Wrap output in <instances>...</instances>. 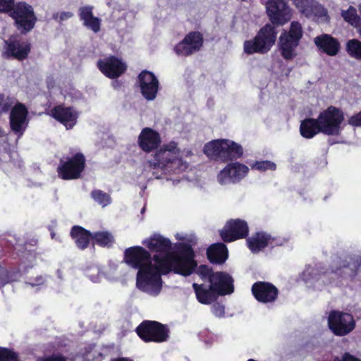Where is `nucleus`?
I'll list each match as a JSON object with an SVG mask.
<instances>
[{
  "mask_svg": "<svg viewBox=\"0 0 361 361\" xmlns=\"http://www.w3.org/2000/svg\"><path fill=\"white\" fill-rule=\"evenodd\" d=\"M142 244L152 252L151 254L141 246L127 248L124 260L130 267L137 269L136 287L140 291L151 296H157L162 289L161 275L171 271L183 276L192 273L197 266L194 253L187 247L178 255L170 252L171 241L159 234H154L142 241Z\"/></svg>",
  "mask_w": 361,
  "mask_h": 361,
  "instance_id": "f257e3e1",
  "label": "nucleus"
},
{
  "mask_svg": "<svg viewBox=\"0 0 361 361\" xmlns=\"http://www.w3.org/2000/svg\"><path fill=\"white\" fill-rule=\"evenodd\" d=\"M192 154L189 149L181 150L176 142L164 144L149 161L152 169H160L166 174H180L189 166L188 159Z\"/></svg>",
  "mask_w": 361,
  "mask_h": 361,
  "instance_id": "f03ea898",
  "label": "nucleus"
},
{
  "mask_svg": "<svg viewBox=\"0 0 361 361\" xmlns=\"http://www.w3.org/2000/svg\"><path fill=\"white\" fill-rule=\"evenodd\" d=\"M340 277L344 279L357 277L361 280V262L352 258L349 260H343L337 257L333 260L330 271L318 273L317 270L307 267L302 273V279L307 283L312 280L323 282L328 281L332 283Z\"/></svg>",
  "mask_w": 361,
  "mask_h": 361,
  "instance_id": "7ed1b4c3",
  "label": "nucleus"
},
{
  "mask_svg": "<svg viewBox=\"0 0 361 361\" xmlns=\"http://www.w3.org/2000/svg\"><path fill=\"white\" fill-rule=\"evenodd\" d=\"M192 288L198 302L208 305L216 300L219 295L232 293L233 292V280L228 274L217 271L210 276L209 286L194 283Z\"/></svg>",
  "mask_w": 361,
  "mask_h": 361,
  "instance_id": "20e7f679",
  "label": "nucleus"
},
{
  "mask_svg": "<svg viewBox=\"0 0 361 361\" xmlns=\"http://www.w3.org/2000/svg\"><path fill=\"white\" fill-rule=\"evenodd\" d=\"M204 152L212 159L227 161L242 157L243 149L240 145L230 140H216L204 145Z\"/></svg>",
  "mask_w": 361,
  "mask_h": 361,
  "instance_id": "39448f33",
  "label": "nucleus"
},
{
  "mask_svg": "<svg viewBox=\"0 0 361 361\" xmlns=\"http://www.w3.org/2000/svg\"><path fill=\"white\" fill-rule=\"evenodd\" d=\"M317 118L321 133L327 135H338L345 126L343 111L334 106L322 111Z\"/></svg>",
  "mask_w": 361,
  "mask_h": 361,
  "instance_id": "423d86ee",
  "label": "nucleus"
},
{
  "mask_svg": "<svg viewBox=\"0 0 361 361\" xmlns=\"http://www.w3.org/2000/svg\"><path fill=\"white\" fill-rule=\"evenodd\" d=\"M10 16L14 20L17 29L23 34L32 30L37 22V17L32 6L18 2L8 10Z\"/></svg>",
  "mask_w": 361,
  "mask_h": 361,
  "instance_id": "0eeeda50",
  "label": "nucleus"
},
{
  "mask_svg": "<svg viewBox=\"0 0 361 361\" xmlns=\"http://www.w3.org/2000/svg\"><path fill=\"white\" fill-rule=\"evenodd\" d=\"M276 37V32L273 26L268 24L263 27L254 40L245 41L244 51L251 54L254 53H266L273 46Z\"/></svg>",
  "mask_w": 361,
  "mask_h": 361,
  "instance_id": "6e6552de",
  "label": "nucleus"
},
{
  "mask_svg": "<svg viewBox=\"0 0 361 361\" xmlns=\"http://www.w3.org/2000/svg\"><path fill=\"white\" fill-rule=\"evenodd\" d=\"M302 37V25L297 21L291 23L288 32L285 31L281 35L279 47L281 55L285 59H292L295 56V49L298 46Z\"/></svg>",
  "mask_w": 361,
  "mask_h": 361,
  "instance_id": "1a4fd4ad",
  "label": "nucleus"
},
{
  "mask_svg": "<svg viewBox=\"0 0 361 361\" xmlns=\"http://www.w3.org/2000/svg\"><path fill=\"white\" fill-rule=\"evenodd\" d=\"M85 166V158L82 153H76L66 160H61L57 171L59 177L63 180L80 178Z\"/></svg>",
  "mask_w": 361,
  "mask_h": 361,
  "instance_id": "9d476101",
  "label": "nucleus"
},
{
  "mask_svg": "<svg viewBox=\"0 0 361 361\" xmlns=\"http://www.w3.org/2000/svg\"><path fill=\"white\" fill-rule=\"evenodd\" d=\"M137 335L146 342H163L168 338V330L157 322L145 321L137 328Z\"/></svg>",
  "mask_w": 361,
  "mask_h": 361,
  "instance_id": "9b49d317",
  "label": "nucleus"
},
{
  "mask_svg": "<svg viewBox=\"0 0 361 361\" xmlns=\"http://www.w3.org/2000/svg\"><path fill=\"white\" fill-rule=\"evenodd\" d=\"M328 324L332 332L337 336H345L351 332L355 326L350 314L332 311L328 318Z\"/></svg>",
  "mask_w": 361,
  "mask_h": 361,
  "instance_id": "f8f14e48",
  "label": "nucleus"
},
{
  "mask_svg": "<svg viewBox=\"0 0 361 361\" xmlns=\"http://www.w3.org/2000/svg\"><path fill=\"white\" fill-rule=\"evenodd\" d=\"M265 7L273 24L283 25L292 18V9L282 0H267Z\"/></svg>",
  "mask_w": 361,
  "mask_h": 361,
  "instance_id": "ddd939ff",
  "label": "nucleus"
},
{
  "mask_svg": "<svg viewBox=\"0 0 361 361\" xmlns=\"http://www.w3.org/2000/svg\"><path fill=\"white\" fill-rule=\"evenodd\" d=\"M295 7L307 18H312L319 22H329L327 9L315 0H293Z\"/></svg>",
  "mask_w": 361,
  "mask_h": 361,
  "instance_id": "4468645a",
  "label": "nucleus"
},
{
  "mask_svg": "<svg viewBox=\"0 0 361 361\" xmlns=\"http://www.w3.org/2000/svg\"><path fill=\"white\" fill-rule=\"evenodd\" d=\"M249 168L239 162H233L226 165L217 175V180L221 185L236 183L246 176Z\"/></svg>",
  "mask_w": 361,
  "mask_h": 361,
  "instance_id": "2eb2a0df",
  "label": "nucleus"
},
{
  "mask_svg": "<svg viewBox=\"0 0 361 361\" xmlns=\"http://www.w3.org/2000/svg\"><path fill=\"white\" fill-rule=\"evenodd\" d=\"M4 49L3 56L5 58L13 57L21 61L27 57L30 45L27 42L18 39V37L12 36L5 41Z\"/></svg>",
  "mask_w": 361,
  "mask_h": 361,
  "instance_id": "dca6fc26",
  "label": "nucleus"
},
{
  "mask_svg": "<svg viewBox=\"0 0 361 361\" xmlns=\"http://www.w3.org/2000/svg\"><path fill=\"white\" fill-rule=\"evenodd\" d=\"M248 231V226L245 221L235 219L226 224L221 231L220 235L225 242H232L246 237Z\"/></svg>",
  "mask_w": 361,
  "mask_h": 361,
  "instance_id": "f3484780",
  "label": "nucleus"
},
{
  "mask_svg": "<svg viewBox=\"0 0 361 361\" xmlns=\"http://www.w3.org/2000/svg\"><path fill=\"white\" fill-rule=\"evenodd\" d=\"M202 43V35L198 32H191L174 47V51L179 56H188L199 51Z\"/></svg>",
  "mask_w": 361,
  "mask_h": 361,
  "instance_id": "a211bd4d",
  "label": "nucleus"
},
{
  "mask_svg": "<svg viewBox=\"0 0 361 361\" xmlns=\"http://www.w3.org/2000/svg\"><path fill=\"white\" fill-rule=\"evenodd\" d=\"M138 82L143 97L147 100L154 99L159 89L157 77L152 72L143 71L138 75Z\"/></svg>",
  "mask_w": 361,
  "mask_h": 361,
  "instance_id": "6ab92c4d",
  "label": "nucleus"
},
{
  "mask_svg": "<svg viewBox=\"0 0 361 361\" xmlns=\"http://www.w3.org/2000/svg\"><path fill=\"white\" fill-rule=\"evenodd\" d=\"M97 66L104 75L111 78L119 77L126 69V64L115 56L99 60Z\"/></svg>",
  "mask_w": 361,
  "mask_h": 361,
  "instance_id": "aec40b11",
  "label": "nucleus"
},
{
  "mask_svg": "<svg viewBox=\"0 0 361 361\" xmlns=\"http://www.w3.org/2000/svg\"><path fill=\"white\" fill-rule=\"evenodd\" d=\"M27 109L21 103H18L11 110L10 115V124L11 129L20 135L25 131L27 126Z\"/></svg>",
  "mask_w": 361,
  "mask_h": 361,
  "instance_id": "412c9836",
  "label": "nucleus"
},
{
  "mask_svg": "<svg viewBox=\"0 0 361 361\" xmlns=\"http://www.w3.org/2000/svg\"><path fill=\"white\" fill-rule=\"evenodd\" d=\"M50 115L63 123L67 129H71L76 124L78 117V112L72 107H66L63 105L53 108Z\"/></svg>",
  "mask_w": 361,
  "mask_h": 361,
  "instance_id": "4be33fe9",
  "label": "nucleus"
},
{
  "mask_svg": "<svg viewBox=\"0 0 361 361\" xmlns=\"http://www.w3.org/2000/svg\"><path fill=\"white\" fill-rule=\"evenodd\" d=\"M255 298L262 302H270L276 300L278 295L277 288L270 283L257 282L252 287Z\"/></svg>",
  "mask_w": 361,
  "mask_h": 361,
  "instance_id": "5701e85b",
  "label": "nucleus"
},
{
  "mask_svg": "<svg viewBox=\"0 0 361 361\" xmlns=\"http://www.w3.org/2000/svg\"><path fill=\"white\" fill-rule=\"evenodd\" d=\"M314 42L320 51L330 56L337 55L341 49L338 40L328 34L314 37Z\"/></svg>",
  "mask_w": 361,
  "mask_h": 361,
  "instance_id": "b1692460",
  "label": "nucleus"
},
{
  "mask_svg": "<svg viewBox=\"0 0 361 361\" xmlns=\"http://www.w3.org/2000/svg\"><path fill=\"white\" fill-rule=\"evenodd\" d=\"M160 142L159 134L149 128H144L138 137V144L140 148L146 152L156 149Z\"/></svg>",
  "mask_w": 361,
  "mask_h": 361,
  "instance_id": "393cba45",
  "label": "nucleus"
},
{
  "mask_svg": "<svg viewBox=\"0 0 361 361\" xmlns=\"http://www.w3.org/2000/svg\"><path fill=\"white\" fill-rule=\"evenodd\" d=\"M207 255L212 263L223 264L228 258V250L224 243H218L209 247Z\"/></svg>",
  "mask_w": 361,
  "mask_h": 361,
  "instance_id": "a878e982",
  "label": "nucleus"
},
{
  "mask_svg": "<svg viewBox=\"0 0 361 361\" xmlns=\"http://www.w3.org/2000/svg\"><path fill=\"white\" fill-rule=\"evenodd\" d=\"M71 235L75 240L77 247L84 250L88 246L92 234L81 226H74L71 229Z\"/></svg>",
  "mask_w": 361,
  "mask_h": 361,
  "instance_id": "bb28decb",
  "label": "nucleus"
},
{
  "mask_svg": "<svg viewBox=\"0 0 361 361\" xmlns=\"http://www.w3.org/2000/svg\"><path fill=\"white\" fill-rule=\"evenodd\" d=\"M270 236L265 233H257L247 238V244L252 252H258L267 247L269 243Z\"/></svg>",
  "mask_w": 361,
  "mask_h": 361,
  "instance_id": "cd10ccee",
  "label": "nucleus"
},
{
  "mask_svg": "<svg viewBox=\"0 0 361 361\" xmlns=\"http://www.w3.org/2000/svg\"><path fill=\"white\" fill-rule=\"evenodd\" d=\"M301 135L305 138H312L317 133H321L320 125L317 119L307 118L302 121L300 127Z\"/></svg>",
  "mask_w": 361,
  "mask_h": 361,
  "instance_id": "c85d7f7f",
  "label": "nucleus"
},
{
  "mask_svg": "<svg viewBox=\"0 0 361 361\" xmlns=\"http://www.w3.org/2000/svg\"><path fill=\"white\" fill-rule=\"evenodd\" d=\"M341 15L346 23L354 27H358L361 25V18L357 14V9L352 6L346 10H342Z\"/></svg>",
  "mask_w": 361,
  "mask_h": 361,
  "instance_id": "c756f323",
  "label": "nucleus"
},
{
  "mask_svg": "<svg viewBox=\"0 0 361 361\" xmlns=\"http://www.w3.org/2000/svg\"><path fill=\"white\" fill-rule=\"evenodd\" d=\"M92 239L94 243L102 247L111 246L114 242V236L108 231L94 233L92 234Z\"/></svg>",
  "mask_w": 361,
  "mask_h": 361,
  "instance_id": "7c9ffc66",
  "label": "nucleus"
},
{
  "mask_svg": "<svg viewBox=\"0 0 361 361\" xmlns=\"http://www.w3.org/2000/svg\"><path fill=\"white\" fill-rule=\"evenodd\" d=\"M21 274L18 271H8L0 267V287L6 284L18 281Z\"/></svg>",
  "mask_w": 361,
  "mask_h": 361,
  "instance_id": "2f4dec72",
  "label": "nucleus"
},
{
  "mask_svg": "<svg viewBox=\"0 0 361 361\" xmlns=\"http://www.w3.org/2000/svg\"><path fill=\"white\" fill-rule=\"evenodd\" d=\"M346 51L353 58L361 60V42L353 39L348 41L346 44Z\"/></svg>",
  "mask_w": 361,
  "mask_h": 361,
  "instance_id": "473e14b6",
  "label": "nucleus"
},
{
  "mask_svg": "<svg viewBox=\"0 0 361 361\" xmlns=\"http://www.w3.org/2000/svg\"><path fill=\"white\" fill-rule=\"evenodd\" d=\"M91 197L94 200V202L101 205L102 207H106L111 202L110 195L100 190H94L92 191Z\"/></svg>",
  "mask_w": 361,
  "mask_h": 361,
  "instance_id": "72a5a7b5",
  "label": "nucleus"
},
{
  "mask_svg": "<svg viewBox=\"0 0 361 361\" xmlns=\"http://www.w3.org/2000/svg\"><path fill=\"white\" fill-rule=\"evenodd\" d=\"M87 276L94 283L99 282L103 277V273L97 266L89 268L86 272Z\"/></svg>",
  "mask_w": 361,
  "mask_h": 361,
  "instance_id": "f704fd0d",
  "label": "nucleus"
},
{
  "mask_svg": "<svg viewBox=\"0 0 361 361\" xmlns=\"http://www.w3.org/2000/svg\"><path fill=\"white\" fill-rule=\"evenodd\" d=\"M14 103L13 98L0 94V114L8 112Z\"/></svg>",
  "mask_w": 361,
  "mask_h": 361,
  "instance_id": "c9c22d12",
  "label": "nucleus"
},
{
  "mask_svg": "<svg viewBox=\"0 0 361 361\" xmlns=\"http://www.w3.org/2000/svg\"><path fill=\"white\" fill-rule=\"evenodd\" d=\"M252 168L260 171H264L267 170L273 171L276 169V164L269 161H261L255 162L252 165Z\"/></svg>",
  "mask_w": 361,
  "mask_h": 361,
  "instance_id": "e433bc0d",
  "label": "nucleus"
},
{
  "mask_svg": "<svg viewBox=\"0 0 361 361\" xmlns=\"http://www.w3.org/2000/svg\"><path fill=\"white\" fill-rule=\"evenodd\" d=\"M0 361H18L17 355L6 348H0Z\"/></svg>",
  "mask_w": 361,
  "mask_h": 361,
  "instance_id": "4c0bfd02",
  "label": "nucleus"
},
{
  "mask_svg": "<svg viewBox=\"0 0 361 361\" xmlns=\"http://www.w3.org/2000/svg\"><path fill=\"white\" fill-rule=\"evenodd\" d=\"M92 7L90 6L80 7L79 9V16L80 20L85 22H87L89 19H91L93 17L92 14Z\"/></svg>",
  "mask_w": 361,
  "mask_h": 361,
  "instance_id": "58836bf2",
  "label": "nucleus"
},
{
  "mask_svg": "<svg viewBox=\"0 0 361 361\" xmlns=\"http://www.w3.org/2000/svg\"><path fill=\"white\" fill-rule=\"evenodd\" d=\"M83 24L85 27L90 29L94 32H97L100 30V20L97 17L93 16L91 19H89Z\"/></svg>",
  "mask_w": 361,
  "mask_h": 361,
  "instance_id": "ea45409f",
  "label": "nucleus"
},
{
  "mask_svg": "<svg viewBox=\"0 0 361 361\" xmlns=\"http://www.w3.org/2000/svg\"><path fill=\"white\" fill-rule=\"evenodd\" d=\"M197 274L202 279H204L206 278L209 279L210 281V276L214 274L212 271V269L207 265H201L197 269Z\"/></svg>",
  "mask_w": 361,
  "mask_h": 361,
  "instance_id": "a19ab883",
  "label": "nucleus"
},
{
  "mask_svg": "<svg viewBox=\"0 0 361 361\" xmlns=\"http://www.w3.org/2000/svg\"><path fill=\"white\" fill-rule=\"evenodd\" d=\"M73 16V13L71 11L57 12L53 15V19L61 23L72 18Z\"/></svg>",
  "mask_w": 361,
  "mask_h": 361,
  "instance_id": "79ce46f5",
  "label": "nucleus"
},
{
  "mask_svg": "<svg viewBox=\"0 0 361 361\" xmlns=\"http://www.w3.org/2000/svg\"><path fill=\"white\" fill-rule=\"evenodd\" d=\"M212 313L218 317H221L225 314V307L223 305L215 303L212 306Z\"/></svg>",
  "mask_w": 361,
  "mask_h": 361,
  "instance_id": "37998d69",
  "label": "nucleus"
},
{
  "mask_svg": "<svg viewBox=\"0 0 361 361\" xmlns=\"http://www.w3.org/2000/svg\"><path fill=\"white\" fill-rule=\"evenodd\" d=\"M45 279L42 276H37L35 279H30L29 281L26 282V283L31 286L32 287H35L43 285Z\"/></svg>",
  "mask_w": 361,
  "mask_h": 361,
  "instance_id": "c03bdc74",
  "label": "nucleus"
},
{
  "mask_svg": "<svg viewBox=\"0 0 361 361\" xmlns=\"http://www.w3.org/2000/svg\"><path fill=\"white\" fill-rule=\"evenodd\" d=\"M331 361H361L360 359H358L349 353H345L341 357H334Z\"/></svg>",
  "mask_w": 361,
  "mask_h": 361,
  "instance_id": "a18cd8bd",
  "label": "nucleus"
},
{
  "mask_svg": "<svg viewBox=\"0 0 361 361\" xmlns=\"http://www.w3.org/2000/svg\"><path fill=\"white\" fill-rule=\"evenodd\" d=\"M348 123L353 126H361V111L352 116L348 120Z\"/></svg>",
  "mask_w": 361,
  "mask_h": 361,
  "instance_id": "49530a36",
  "label": "nucleus"
},
{
  "mask_svg": "<svg viewBox=\"0 0 361 361\" xmlns=\"http://www.w3.org/2000/svg\"><path fill=\"white\" fill-rule=\"evenodd\" d=\"M13 4V0H0V12H8Z\"/></svg>",
  "mask_w": 361,
  "mask_h": 361,
  "instance_id": "de8ad7c7",
  "label": "nucleus"
},
{
  "mask_svg": "<svg viewBox=\"0 0 361 361\" xmlns=\"http://www.w3.org/2000/svg\"><path fill=\"white\" fill-rule=\"evenodd\" d=\"M39 361H66V358L61 355H53L42 358Z\"/></svg>",
  "mask_w": 361,
  "mask_h": 361,
  "instance_id": "09e8293b",
  "label": "nucleus"
},
{
  "mask_svg": "<svg viewBox=\"0 0 361 361\" xmlns=\"http://www.w3.org/2000/svg\"><path fill=\"white\" fill-rule=\"evenodd\" d=\"M90 353H88L87 354H86V355H85V356L87 357V359H89V360H90V359H91V358H92V360H94V361H99V360H100L99 358H95L94 357H90Z\"/></svg>",
  "mask_w": 361,
  "mask_h": 361,
  "instance_id": "8fccbe9b",
  "label": "nucleus"
},
{
  "mask_svg": "<svg viewBox=\"0 0 361 361\" xmlns=\"http://www.w3.org/2000/svg\"><path fill=\"white\" fill-rule=\"evenodd\" d=\"M113 361H132V360L130 359H128V358H119V359L114 360Z\"/></svg>",
  "mask_w": 361,
  "mask_h": 361,
  "instance_id": "3c124183",
  "label": "nucleus"
},
{
  "mask_svg": "<svg viewBox=\"0 0 361 361\" xmlns=\"http://www.w3.org/2000/svg\"><path fill=\"white\" fill-rule=\"evenodd\" d=\"M57 276L60 279H62V274H61V271L60 270H58L57 271Z\"/></svg>",
  "mask_w": 361,
  "mask_h": 361,
  "instance_id": "603ef678",
  "label": "nucleus"
},
{
  "mask_svg": "<svg viewBox=\"0 0 361 361\" xmlns=\"http://www.w3.org/2000/svg\"><path fill=\"white\" fill-rule=\"evenodd\" d=\"M4 135V132L2 130V128L0 127V137H2Z\"/></svg>",
  "mask_w": 361,
  "mask_h": 361,
  "instance_id": "864d4df0",
  "label": "nucleus"
},
{
  "mask_svg": "<svg viewBox=\"0 0 361 361\" xmlns=\"http://www.w3.org/2000/svg\"><path fill=\"white\" fill-rule=\"evenodd\" d=\"M356 28L357 30L358 33L361 36V25L358 27H356Z\"/></svg>",
  "mask_w": 361,
  "mask_h": 361,
  "instance_id": "5fc2aeb1",
  "label": "nucleus"
},
{
  "mask_svg": "<svg viewBox=\"0 0 361 361\" xmlns=\"http://www.w3.org/2000/svg\"><path fill=\"white\" fill-rule=\"evenodd\" d=\"M94 353H97L99 356L102 355V354L99 352H97L96 350H94Z\"/></svg>",
  "mask_w": 361,
  "mask_h": 361,
  "instance_id": "6e6d98bb",
  "label": "nucleus"
},
{
  "mask_svg": "<svg viewBox=\"0 0 361 361\" xmlns=\"http://www.w3.org/2000/svg\"><path fill=\"white\" fill-rule=\"evenodd\" d=\"M51 238H54V236H55V234H54V233H51Z\"/></svg>",
  "mask_w": 361,
  "mask_h": 361,
  "instance_id": "4d7b16f0",
  "label": "nucleus"
},
{
  "mask_svg": "<svg viewBox=\"0 0 361 361\" xmlns=\"http://www.w3.org/2000/svg\"><path fill=\"white\" fill-rule=\"evenodd\" d=\"M145 207H143V208L142 209V210H141V212H142V213H143V212H145Z\"/></svg>",
  "mask_w": 361,
  "mask_h": 361,
  "instance_id": "13d9d810",
  "label": "nucleus"
},
{
  "mask_svg": "<svg viewBox=\"0 0 361 361\" xmlns=\"http://www.w3.org/2000/svg\"><path fill=\"white\" fill-rule=\"evenodd\" d=\"M177 238H178L179 240L183 239V238L179 237V235H177Z\"/></svg>",
  "mask_w": 361,
  "mask_h": 361,
  "instance_id": "bf43d9fd",
  "label": "nucleus"
}]
</instances>
